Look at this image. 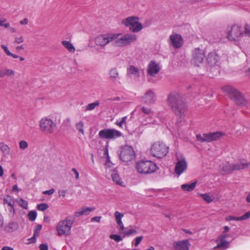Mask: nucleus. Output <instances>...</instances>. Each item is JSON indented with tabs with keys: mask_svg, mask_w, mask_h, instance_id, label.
I'll return each mask as SVG.
<instances>
[{
	"mask_svg": "<svg viewBox=\"0 0 250 250\" xmlns=\"http://www.w3.org/2000/svg\"><path fill=\"white\" fill-rule=\"evenodd\" d=\"M28 146V145L27 143L25 141H21L19 143V146L20 148L22 150H24L25 149L27 148Z\"/></svg>",
	"mask_w": 250,
	"mask_h": 250,
	"instance_id": "45",
	"label": "nucleus"
},
{
	"mask_svg": "<svg viewBox=\"0 0 250 250\" xmlns=\"http://www.w3.org/2000/svg\"><path fill=\"white\" fill-rule=\"evenodd\" d=\"M14 74H15V73L13 70L7 69L6 76L10 77V76H14Z\"/></svg>",
	"mask_w": 250,
	"mask_h": 250,
	"instance_id": "55",
	"label": "nucleus"
},
{
	"mask_svg": "<svg viewBox=\"0 0 250 250\" xmlns=\"http://www.w3.org/2000/svg\"><path fill=\"white\" fill-rule=\"evenodd\" d=\"M3 27H5V28L9 29L10 24L9 22L5 23L4 24H3Z\"/></svg>",
	"mask_w": 250,
	"mask_h": 250,
	"instance_id": "63",
	"label": "nucleus"
},
{
	"mask_svg": "<svg viewBox=\"0 0 250 250\" xmlns=\"http://www.w3.org/2000/svg\"><path fill=\"white\" fill-rule=\"evenodd\" d=\"M142 98L144 103L147 104H151L155 101V94L151 90H148L146 91Z\"/></svg>",
	"mask_w": 250,
	"mask_h": 250,
	"instance_id": "18",
	"label": "nucleus"
},
{
	"mask_svg": "<svg viewBox=\"0 0 250 250\" xmlns=\"http://www.w3.org/2000/svg\"><path fill=\"white\" fill-rule=\"evenodd\" d=\"M250 218V211L245 213L243 215L240 217V221L247 220Z\"/></svg>",
	"mask_w": 250,
	"mask_h": 250,
	"instance_id": "47",
	"label": "nucleus"
},
{
	"mask_svg": "<svg viewBox=\"0 0 250 250\" xmlns=\"http://www.w3.org/2000/svg\"><path fill=\"white\" fill-rule=\"evenodd\" d=\"M101 218V216H95V217H92L91 219V222L96 221L97 222H100Z\"/></svg>",
	"mask_w": 250,
	"mask_h": 250,
	"instance_id": "57",
	"label": "nucleus"
},
{
	"mask_svg": "<svg viewBox=\"0 0 250 250\" xmlns=\"http://www.w3.org/2000/svg\"><path fill=\"white\" fill-rule=\"evenodd\" d=\"M119 35V34H105L100 35L95 38V42L98 46L104 47L110 42L116 39Z\"/></svg>",
	"mask_w": 250,
	"mask_h": 250,
	"instance_id": "8",
	"label": "nucleus"
},
{
	"mask_svg": "<svg viewBox=\"0 0 250 250\" xmlns=\"http://www.w3.org/2000/svg\"><path fill=\"white\" fill-rule=\"evenodd\" d=\"M110 238L114 240L117 242H119L122 240V238L120 235L118 234H111L109 236Z\"/></svg>",
	"mask_w": 250,
	"mask_h": 250,
	"instance_id": "44",
	"label": "nucleus"
},
{
	"mask_svg": "<svg viewBox=\"0 0 250 250\" xmlns=\"http://www.w3.org/2000/svg\"><path fill=\"white\" fill-rule=\"evenodd\" d=\"M55 192V189L54 188H51L50 190H46L43 192V194H47V195H51Z\"/></svg>",
	"mask_w": 250,
	"mask_h": 250,
	"instance_id": "54",
	"label": "nucleus"
},
{
	"mask_svg": "<svg viewBox=\"0 0 250 250\" xmlns=\"http://www.w3.org/2000/svg\"><path fill=\"white\" fill-rule=\"evenodd\" d=\"M98 135L102 139L112 140L121 137L122 133L117 130L108 128L100 130Z\"/></svg>",
	"mask_w": 250,
	"mask_h": 250,
	"instance_id": "11",
	"label": "nucleus"
},
{
	"mask_svg": "<svg viewBox=\"0 0 250 250\" xmlns=\"http://www.w3.org/2000/svg\"><path fill=\"white\" fill-rule=\"evenodd\" d=\"M111 176L114 182H115L116 184L120 186H123V181H122L119 174L117 173L115 171H113L112 173Z\"/></svg>",
	"mask_w": 250,
	"mask_h": 250,
	"instance_id": "29",
	"label": "nucleus"
},
{
	"mask_svg": "<svg viewBox=\"0 0 250 250\" xmlns=\"http://www.w3.org/2000/svg\"><path fill=\"white\" fill-rule=\"evenodd\" d=\"M67 192V190H59L58 191L59 196L64 197Z\"/></svg>",
	"mask_w": 250,
	"mask_h": 250,
	"instance_id": "52",
	"label": "nucleus"
},
{
	"mask_svg": "<svg viewBox=\"0 0 250 250\" xmlns=\"http://www.w3.org/2000/svg\"><path fill=\"white\" fill-rule=\"evenodd\" d=\"M18 228V225L16 222H10L5 227V230L8 232H12Z\"/></svg>",
	"mask_w": 250,
	"mask_h": 250,
	"instance_id": "27",
	"label": "nucleus"
},
{
	"mask_svg": "<svg viewBox=\"0 0 250 250\" xmlns=\"http://www.w3.org/2000/svg\"><path fill=\"white\" fill-rule=\"evenodd\" d=\"M127 74L130 77H138L139 76V71L137 68L131 65L127 69Z\"/></svg>",
	"mask_w": 250,
	"mask_h": 250,
	"instance_id": "24",
	"label": "nucleus"
},
{
	"mask_svg": "<svg viewBox=\"0 0 250 250\" xmlns=\"http://www.w3.org/2000/svg\"><path fill=\"white\" fill-rule=\"evenodd\" d=\"M249 163L240 162L238 164H232L233 170H238L243 169L249 166Z\"/></svg>",
	"mask_w": 250,
	"mask_h": 250,
	"instance_id": "26",
	"label": "nucleus"
},
{
	"mask_svg": "<svg viewBox=\"0 0 250 250\" xmlns=\"http://www.w3.org/2000/svg\"><path fill=\"white\" fill-rule=\"evenodd\" d=\"M227 221L235 220L240 221V217H235L233 216H229L226 218Z\"/></svg>",
	"mask_w": 250,
	"mask_h": 250,
	"instance_id": "48",
	"label": "nucleus"
},
{
	"mask_svg": "<svg viewBox=\"0 0 250 250\" xmlns=\"http://www.w3.org/2000/svg\"><path fill=\"white\" fill-rule=\"evenodd\" d=\"M28 218L31 221H34L37 217V213L35 211H30L28 213Z\"/></svg>",
	"mask_w": 250,
	"mask_h": 250,
	"instance_id": "43",
	"label": "nucleus"
},
{
	"mask_svg": "<svg viewBox=\"0 0 250 250\" xmlns=\"http://www.w3.org/2000/svg\"><path fill=\"white\" fill-rule=\"evenodd\" d=\"M23 42V38L22 36L19 37H16L14 42L18 44L21 43Z\"/></svg>",
	"mask_w": 250,
	"mask_h": 250,
	"instance_id": "51",
	"label": "nucleus"
},
{
	"mask_svg": "<svg viewBox=\"0 0 250 250\" xmlns=\"http://www.w3.org/2000/svg\"><path fill=\"white\" fill-rule=\"evenodd\" d=\"M227 237L226 234H222L220 235L217 240V245L215 248H222L226 249L229 247V243L226 240Z\"/></svg>",
	"mask_w": 250,
	"mask_h": 250,
	"instance_id": "21",
	"label": "nucleus"
},
{
	"mask_svg": "<svg viewBox=\"0 0 250 250\" xmlns=\"http://www.w3.org/2000/svg\"><path fill=\"white\" fill-rule=\"evenodd\" d=\"M7 210L9 216L11 217H13L15 213V210L14 208V206H8L6 208Z\"/></svg>",
	"mask_w": 250,
	"mask_h": 250,
	"instance_id": "41",
	"label": "nucleus"
},
{
	"mask_svg": "<svg viewBox=\"0 0 250 250\" xmlns=\"http://www.w3.org/2000/svg\"><path fill=\"white\" fill-rule=\"evenodd\" d=\"M6 20L5 19H3L0 20V26H3V24H4V22L6 21Z\"/></svg>",
	"mask_w": 250,
	"mask_h": 250,
	"instance_id": "62",
	"label": "nucleus"
},
{
	"mask_svg": "<svg viewBox=\"0 0 250 250\" xmlns=\"http://www.w3.org/2000/svg\"><path fill=\"white\" fill-rule=\"evenodd\" d=\"M137 233V231L135 229H129L128 230L125 231L123 232V237L130 236L132 234H135Z\"/></svg>",
	"mask_w": 250,
	"mask_h": 250,
	"instance_id": "40",
	"label": "nucleus"
},
{
	"mask_svg": "<svg viewBox=\"0 0 250 250\" xmlns=\"http://www.w3.org/2000/svg\"><path fill=\"white\" fill-rule=\"evenodd\" d=\"M74 221L75 218L71 216H68L65 220L60 221L56 227L58 235L59 236L69 235Z\"/></svg>",
	"mask_w": 250,
	"mask_h": 250,
	"instance_id": "3",
	"label": "nucleus"
},
{
	"mask_svg": "<svg viewBox=\"0 0 250 250\" xmlns=\"http://www.w3.org/2000/svg\"><path fill=\"white\" fill-rule=\"evenodd\" d=\"M245 33L250 36V25L248 24H246L245 26Z\"/></svg>",
	"mask_w": 250,
	"mask_h": 250,
	"instance_id": "49",
	"label": "nucleus"
},
{
	"mask_svg": "<svg viewBox=\"0 0 250 250\" xmlns=\"http://www.w3.org/2000/svg\"><path fill=\"white\" fill-rule=\"evenodd\" d=\"M232 164L226 163L222 167V170L226 173H229L233 171Z\"/></svg>",
	"mask_w": 250,
	"mask_h": 250,
	"instance_id": "32",
	"label": "nucleus"
},
{
	"mask_svg": "<svg viewBox=\"0 0 250 250\" xmlns=\"http://www.w3.org/2000/svg\"><path fill=\"white\" fill-rule=\"evenodd\" d=\"M168 147L160 142L153 144L150 149L151 154L155 157L161 158L166 155L168 152Z\"/></svg>",
	"mask_w": 250,
	"mask_h": 250,
	"instance_id": "6",
	"label": "nucleus"
},
{
	"mask_svg": "<svg viewBox=\"0 0 250 250\" xmlns=\"http://www.w3.org/2000/svg\"><path fill=\"white\" fill-rule=\"evenodd\" d=\"M122 23L128 26L129 29L133 32H138L143 28L142 24L138 22V18L135 17H129L122 21Z\"/></svg>",
	"mask_w": 250,
	"mask_h": 250,
	"instance_id": "7",
	"label": "nucleus"
},
{
	"mask_svg": "<svg viewBox=\"0 0 250 250\" xmlns=\"http://www.w3.org/2000/svg\"><path fill=\"white\" fill-rule=\"evenodd\" d=\"M246 201L248 203H250V193L248 194L246 198Z\"/></svg>",
	"mask_w": 250,
	"mask_h": 250,
	"instance_id": "64",
	"label": "nucleus"
},
{
	"mask_svg": "<svg viewBox=\"0 0 250 250\" xmlns=\"http://www.w3.org/2000/svg\"><path fill=\"white\" fill-rule=\"evenodd\" d=\"M114 215H115V219H116V221L117 224L118 225H121L123 223V222L122 221V218L123 217L124 214H122V213H121L117 211H116L115 212Z\"/></svg>",
	"mask_w": 250,
	"mask_h": 250,
	"instance_id": "36",
	"label": "nucleus"
},
{
	"mask_svg": "<svg viewBox=\"0 0 250 250\" xmlns=\"http://www.w3.org/2000/svg\"><path fill=\"white\" fill-rule=\"evenodd\" d=\"M151 115H149L148 117H146V124L151 123Z\"/></svg>",
	"mask_w": 250,
	"mask_h": 250,
	"instance_id": "60",
	"label": "nucleus"
},
{
	"mask_svg": "<svg viewBox=\"0 0 250 250\" xmlns=\"http://www.w3.org/2000/svg\"><path fill=\"white\" fill-rule=\"evenodd\" d=\"M204 51L199 48H195L193 51L191 63L195 66H201L204 63Z\"/></svg>",
	"mask_w": 250,
	"mask_h": 250,
	"instance_id": "12",
	"label": "nucleus"
},
{
	"mask_svg": "<svg viewBox=\"0 0 250 250\" xmlns=\"http://www.w3.org/2000/svg\"><path fill=\"white\" fill-rule=\"evenodd\" d=\"M143 238V236H139L135 239V246L137 247L141 242Z\"/></svg>",
	"mask_w": 250,
	"mask_h": 250,
	"instance_id": "50",
	"label": "nucleus"
},
{
	"mask_svg": "<svg viewBox=\"0 0 250 250\" xmlns=\"http://www.w3.org/2000/svg\"><path fill=\"white\" fill-rule=\"evenodd\" d=\"M84 124L83 121H81L76 123L75 127L79 132L84 134V132L83 130Z\"/></svg>",
	"mask_w": 250,
	"mask_h": 250,
	"instance_id": "34",
	"label": "nucleus"
},
{
	"mask_svg": "<svg viewBox=\"0 0 250 250\" xmlns=\"http://www.w3.org/2000/svg\"><path fill=\"white\" fill-rule=\"evenodd\" d=\"M40 126L42 132L52 133L54 131L56 124L50 119L44 118L40 121Z\"/></svg>",
	"mask_w": 250,
	"mask_h": 250,
	"instance_id": "13",
	"label": "nucleus"
},
{
	"mask_svg": "<svg viewBox=\"0 0 250 250\" xmlns=\"http://www.w3.org/2000/svg\"><path fill=\"white\" fill-rule=\"evenodd\" d=\"M168 105L174 114L180 117L184 116L187 110V105L181 95L178 92L172 91L167 97Z\"/></svg>",
	"mask_w": 250,
	"mask_h": 250,
	"instance_id": "1",
	"label": "nucleus"
},
{
	"mask_svg": "<svg viewBox=\"0 0 250 250\" xmlns=\"http://www.w3.org/2000/svg\"><path fill=\"white\" fill-rule=\"evenodd\" d=\"M62 45L70 52H74L75 48L73 44L69 42L63 41L62 42Z\"/></svg>",
	"mask_w": 250,
	"mask_h": 250,
	"instance_id": "30",
	"label": "nucleus"
},
{
	"mask_svg": "<svg viewBox=\"0 0 250 250\" xmlns=\"http://www.w3.org/2000/svg\"><path fill=\"white\" fill-rule=\"evenodd\" d=\"M95 209V208H88L83 207L75 212V216L76 217H79L83 215H88L91 211H94Z\"/></svg>",
	"mask_w": 250,
	"mask_h": 250,
	"instance_id": "22",
	"label": "nucleus"
},
{
	"mask_svg": "<svg viewBox=\"0 0 250 250\" xmlns=\"http://www.w3.org/2000/svg\"><path fill=\"white\" fill-rule=\"evenodd\" d=\"M141 110L146 116L152 115L153 112L150 108L142 106Z\"/></svg>",
	"mask_w": 250,
	"mask_h": 250,
	"instance_id": "39",
	"label": "nucleus"
},
{
	"mask_svg": "<svg viewBox=\"0 0 250 250\" xmlns=\"http://www.w3.org/2000/svg\"><path fill=\"white\" fill-rule=\"evenodd\" d=\"M0 149L5 154H8L10 151V148L8 146L3 143H0Z\"/></svg>",
	"mask_w": 250,
	"mask_h": 250,
	"instance_id": "38",
	"label": "nucleus"
},
{
	"mask_svg": "<svg viewBox=\"0 0 250 250\" xmlns=\"http://www.w3.org/2000/svg\"><path fill=\"white\" fill-rule=\"evenodd\" d=\"M109 79L112 82H115L120 79L119 73L116 68H112L108 72Z\"/></svg>",
	"mask_w": 250,
	"mask_h": 250,
	"instance_id": "23",
	"label": "nucleus"
},
{
	"mask_svg": "<svg viewBox=\"0 0 250 250\" xmlns=\"http://www.w3.org/2000/svg\"><path fill=\"white\" fill-rule=\"evenodd\" d=\"M1 250H14V249L10 247L5 246L3 247Z\"/></svg>",
	"mask_w": 250,
	"mask_h": 250,
	"instance_id": "61",
	"label": "nucleus"
},
{
	"mask_svg": "<svg viewBox=\"0 0 250 250\" xmlns=\"http://www.w3.org/2000/svg\"><path fill=\"white\" fill-rule=\"evenodd\" d=\"M197 182H194L191 184H183L181 186V188L184 191H191L195 188Z\"/></svg>",
	"mask_w": 250,
	"mask_h": 250,
	"instance_id": "25",
	"label": "nucleus"
},
{
	"mask_svg": "<svg viewBox=\"0 0 250 250\" xmlns=\"http://www.w3.org/2000/svg\"><path fill=\"white\" fill-rule=\"evenodd\" d=\"M190 244L188 240L177 241L174 243L175 250H188Z\"/></svg>",
	"mask_w": 250,
	"mask_h": 250,
	"instance_id": "19",
	"label": "nucleus"
},
{
	"mask_svg": "<svg viewBox=\"0 0 250 250\" xmlns=\"http://www.w3.org/2000/svg\"><path fill=\"white\" fill-rule=\"evenodd\" d=\"M15 202L17 203L20 207L24 209H27L28 208V202L23 200L22 198L19 199H15Z\"/></svg>",
	"mask_w": 250,
	"mask_h": 250,
	"instance_id": "33",
	"label": "nucleus"
},
{
	"mask_svg": "<svg viewBox=\"0 0 250 250\" xmlns=\"http://www.w3.org/2000/svg\"><path fill=\"white\" fill-rule=\"evenodd\" d=\"M1 47L4 50L5 53L7 54V55L8 56L10 52L9 51L7 47L3 44L1 45Z\"/></svg>",
	"mask_w": 250,
	"mask_h": 250,
	"instance_id": "58",
	"label": "nucleus"
},
{
	"mask_svg": "<svg viewBox=\"0 0 250 250\" xmlns=\"http://www.w3.org/2000/svg\"><path fill=\"white\" fill-rule=\"evenodd\" d=\"M200 196L202 197V198L206 201L207 203H210L211 202L214 197L212 196H210L208 194H200Z\"/></svg>",
	"mask_w": 250,
	"mask_h": 250,
	"instance_id": "37",
	"label": "nucleus"
},
{
	"mask_svg": "<svg viewBox=\"0 0 250 250\" xmlns=\"http://www.w3.org/2000/svg\"><path fill=\"white\" fill-rule=\"evenodd\" d=\"M116 38V43L119 46H125L128 45L137 40V37L132 33L125 34Z\"/></svg>",
	"mask_w": 250,
	"mask_h": 250,
	"instance_id": "10",
	"label": "nucleus"
},
{
	"mask_svg": "<svg viewBox=\"0 0 250 250\" xmlns=\"http://www.w3.org/2000/svg\"><path fill=\"white\" fill-rule=\"evenodd\" d=\"M187 166V163L185 158L178 159L174 169L175 173L179 176L186 170Z\"/></svg>",
	"mask_w": 250,
	"mask_h": 250,
	"instance_id": "15",
	"label": "nucleus"
},
{
	"mask_svg": "<svg viewBox=\"0 0 250 250\" xmlns=\"http://www.w3.org/2000/svg\"><path fill=\"white\" fill-rule=\"evenodd\" d=\"M72 171H73L75 175L76 179L78 180L79 178V174L78 171L75 168H73L72 169Z\"/></svg>",
	"mask_w": 250,
	"mask_h": 250,
	"instance_id": "56",
	"label": "nucleus"
},
{
	"mask_svg": "<svg viewBox=\"0 0 250 250\" xmlns=\"http://www.w3.org/2000/svg\"><path fill=\"white\" fill-rule=\"evenodd\" d=\"M243 35V31L241 26L234 25L228 34V39L230 41H238Z\"/></svg>",
	"mask_w": 250,
	"mask_h": 250,
	"instance_id": "14",
	"label": "nucleus"
},
{
	"mask_svg": "<svg viewBox=\"0 0 250 250\" xmlns=\"http://www.w3.org/2000/svg\"><path fill=\"white\" fill-rule=\"evenodd\" d=\"M39 249L40 250H48V247L47 244H42L40 245Z\"/></svg>",
	"mask_w": 250,
	"mask_h": 250,
	"instance_id": "53",
	"label": "nucleus"
},
{
	"mask_svg": "<svg viewBox=\"0 0 250 250\" xmlns=\"http://www.w3.org/2000/svg\"><path fill=\"white\" fill-rule=\"evenodd\" d=\"M119 156L122 161L127 162L135 157V152L131 146L126 145L121 148Z\"/></svg>",
	"mask_w": 250,
	"mask_h": 250,
	"instance_id": "9",
	"label": "nucleus"
},
{
	"mask_svg": "<svg viewBox=\"0 0 250 250\" xmlns=\"http://www.w3.org/2000/svg\"><path fill=\"white\" fill-rule=\"evenodd\" d=\"M170 43L173 47L179 48L183 44V40L181 35L178 34H172L170 36Z\"/></svg>",
	"mask_w": 250,
	"mask_h": 250,
	"instance_id": "17",
	"label": "nucleus"
},
{
	"mask_svg": "<svg viewBox=\"0 0 250 250\" xmlns=\"http://www.w3.org/2000/svg\"><path fill=\"white\" fill-rule=\"evenodd\" d=\"M100 104V102L98 101H95L94 103L89 104L85 107V110H93L96 106H99Z\"/></svg>",
	"mask_w": 250,
	"mask_h": 250,
	"instance_id": "35",
	"label": "nucleus"
},
{
	"mask_svg": "<svg viewBox=\"0 0 250 250\" xmlns=\"http://www.w3.org/2000/svg\"><path fill=\"white\" fill-rule=\"evenodd\" d=\"M15 202V199L14 200L12 197L9 195H7L5 196L3 198V205H7V207L14 206V203Z\"/></svg>",
	"mask_w": 250,
	"mask_h": 250,
	"instance_id": "28",
	"label": "nucleus"
},
{
	"mask_svg": "<svg viewBox=\"0 0 250 250\" xmlns=\"http://www.w3.org/2000/svg\"><path fill=\"white\" fill-rule=\"evenodd\" d=\"M48 205L46 203H41L37 206V209L39 210L44 211L48 208Z\"/></svg>",
	"mask_w": 250,
	"mask_h": 250,
	"instance_id": "42",
	"label": "nucleus"
},
{
	"mask_svg": "<svg viewBox=\"0 0 250 250\" xmlns=\"http://www.w3.org/2000/svg\"><path fill=\"white\" fill-rule=\"evenodd\" d=\"M222 91L239 106H247L248 104V100L244 95L237 89L230 86L225 85L221 87Z\"/></svg>",
	"mask_w": 250,
	"mask_h": 250,
	"instance_id": "2",
	"label": "nucleus"
},
{
	"mask_svg": "<svg viewBox=\"0 0 250 250\" xmlns=\"http://www.w3.org/2000/svg\"><path fill=\"white\" fill-rule=\"evenodd\" d=\"M206 60L209 65L214 66L218 62L219 56L215 52H211L208 54Z\"/></svg>",
	"mask_w": 250,
	"mask_h": 250,
	"instance_id": "20",
	"label": "nucleus"
},
{
	"mask_svg": "<svg viewBox=\"0 0 250 250\" xmlns=\"http://www.w3.org/2000/svg\"><path fill=\"white\" fill-rule=\"evenodd\" d=\"M42 228V226L41 225H38L36 226V227L34 230L33 236L31 238L32 242L34 243L35 242L36 238L39 235L40 231H41Z\"/></svg>",
	"mask_w": 250,
	"mask_h": 250,
	"instance_id": "31",
	"label": "nucleus"
},
{
	"mask_svg": "<svg viewBox=\"0 0 250 250\" xmlns=\"http://www.w3.org/2000/svg\"><path fill=\"white\" fill-rule=\"evenodd\" d=\"M28 22V20L27 19L25 18L23 20L20 21V23L21 24H27Z\"/></svg>",
	"mask_w": 250,
	"mask_h": 250,
	"instance_id": "59",
	"label": "nucleus"
},
{
	"mask_svg": "<svg viewBox=\"0 0 250 250\" xmlns=\"http://www.w3.org/2000/svg\"><path fill=\"white\" fill-rule=\"evenodd\" d=\"M225 133L221 131L209 132L208 133L199 134L196 136L197 141L200 143L211 142L219 140L224 136Z\"/></svg>",
	"mask_w": 250,
	"mask_h": 250,
	"instance_id": "5",
	"label": "nucleus"
},
{
	"mask_svg": "<svg viewBox=\"0 0 250 250\" xmlns=\"http://www.w3.org/2000/svg\"><path fill=\"white\" fill-rule=\"evenodd\" d=\"M127 119V117L126 116L123 117L121 120L120 121H117L116 123V124L118 125L119 127H122V125L126 123V120Z\"/></svg>",
	"mask_w": 250,
	"mask_h": 250,
	"instance_id": "46",
	"label": "nucleus"
},
{
	"mask_svg": "<svg viewBox=\"0 0 250 250\" xmlns=\"http://www.w3.org/2000/svg\"><path fill=\"white\" fill-rule=\"evenodd\" d=\"M157 168L156 164L151 161L141 160L138 162L136 168L138 172L142 174H150L154 172Z\"/></svg>",
	"mask_w": 250,
	"mask_h": 250,
	"instance_id": "4",
	"label": "nucleus"
},
{
	"mask_svg": "<svg viewBox=\"0 0 250 250\" xmlns=\"http://www.w3.org/2000/svg\"><path fill=\"white\" fill-rule=\"evenodd\" d=\"M160 67L158 63L155 61H151L148 64L147 72V74L150 76H155L160 71Z\"/></svg>",
	"mask_w": 250,
	"mask_h": 250,
	"instance_id": "16",
	"label": "nucleus"
}]
</instances>
